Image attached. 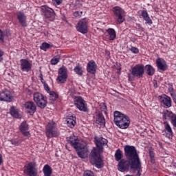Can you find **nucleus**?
I'll return each mask as SVG.
<instances>
[{
	"label": "nucleus",
	"mask_w": 176,
	"mask_h": 176,
	"mask_svg": "<svg viewBox=\"0 0 176 176\" xmlns=\"http://www.w3.org/2000/svg\"><path fill=\"white\" fill-rule=\"evenodd\" d=\"M96 147H94L89 155L90 163L92 166H96L97 168L104 167V160L101 159V153L104 152V146L108 141L103 138H94Z\"/></svg>",
	"instance_id": "obj_1"
},
{
	"label": "nucleus",
	"mask_w": 176,
	"mask_h": 176,
	"mask_svg": "<svg viewBox=\"0 0 176 176\" xmlns=\"http://www.w3.org/2000/svg\"><path fill=\"white\" fill-rule=\"evenodd\" d=\"M118 170L121 173L126 171H131L133 174L137 173L135 176H141V171H142V166L137 163L133 165V163L130 160L122 159L118 162Z\"/></svg>",
	"instance_id": "obj_2"
},
{
	"label": "nucleus",
	"mask_w": 176,
	"mask_h": 176,
	"mask_svg": "<svg viewBox=\"0 0 176 176\" xmlns=\"http://www.w3.org/2000/svg\"><path fill=\"white\" fill-rule=\"evenodd\" d=\"M124 156L127 160H130L132 165L134 166L135 163L141 166V160L140 155L137 153V148L134 146L125 145L124 147Z\"/></svg>",
	"instance_id": "obj_3"
},
{
	"label": "nucleus",
	"mask_w": 176,
	"mask_h": 176,
	"mask_svg": "<svg viewBox=\"0 0 176 176\" xmlns=\"http://www.w3.org/2000/svg\"><path fill=\"white\" fill-rule=\"evenodd\" d=\"M67 144H69L74 149L76 150L78 157L86 159L89 156V148L86 144L78 142V139L73 140H67Z\"/></svg>",
	"instance_id": "obj_4"
},
{
	"label": "nucleus",
	"mask_w": 176,
	"mask_h": 176,
	"mask_svg": "<svg viewBox=\"0 0 176 176\" xmlns=\"http://www.w3.org/2000/svg\"><path fill=\"white\" fill-rule=\"evenodd\" d=\"M114 123L120 129H127L130 126V118L129 116L120 113L118 111L114 112Z\"/></svg>",
	"instance_id": "obj_5"
},
{
	"label": "nucleus",
	"mask_w": 176,
	"mask_h": 176,
	"mask_svg": "<svg viewBox=\"0 0 176 176\" xmlns=\"http://www.w3.org/2000/svg\"><path fill=\"white\" fill-rule=\"evenodd\" d=\"M144 74H145L144 65L138 64L135 65L132 67L131 73L128 74L129 82L134 80V78H142L144 76Z\"/></svg>",
	"instance_id": "obj_6"
},
{
	"label": "nucleus",
	"mask_w": 176,
	"mask_h": 176,
	"mask_svg": "<svg viewBox=\"0 0 176 176\" xmlns=\"http://www.w3.org/2000/svg\"><path fill=\"white\" fill-rule=\"evenodd\" d=\"M23 173L28 176H37L38 169H36V164L34 162H29L23 167Z\"/></svg>",
	"instance_id": "obj_7"
},
{
	"label": "nucleus",
	"mask_w": 176,
	"mask_h": 176,
	"mask_svg": "<svg viewBox=\"0 0 176 176\" xmlns=\"http://www.w3.org/2000/svg\"><path fill=\"white\" fill-rule=\"evenodd\" d=\"M74 104L79 109V111H82V112H87V104H86V101L83 100V98L81 96H75L74 98Z\"/></svg>",
	"instance_id": "obj_8"
},
{
	"label": "nucleus",
	"mask_w": 176,
	"mask_h": 176,
	"mask_svg": "<svg viewBox=\"0 0 176 176\" xmlns=\"http://www.w3.org/2000/svg\"><path fill=\"white\" fill-rule=\"evenodd\" d=\"M41 12H43V16H44L45 19H50V21H53V20L56 19L54 10L47 6H42Z\"/></svg>",
	"instance_id": "obj_9"
},
{
	"label": "nucleus",
	"mask_w": 176,
	"mask_h": 176,
	"mask_svg": "<svg viewBox=\"0 0 176 176\" xmlns=\"http://www.w3.org/2000/svg\"><path fill=\"white\" fill-rule=\"evenodd\" d=\"M117 22L118 24H122L124 21V18H123V14H124V10L120 7H114L113 10Z\"/></svg>",
	"instance_id": "obj_10"
},
{
	"label": "nucleus",
	"mask_w": 176,
	"mask_h": 176,
	"mask_svg": "<svg viewBox=\"0 0 176 176\" xmlns=\"http://www.w3.org/2000/svg\"><path fill=\"white\" fill-rule=\"evenodd\" d=\"M76 30L81 34H87V32H89L87 30V20H86V19H81L77 23Z\"/></svg>",
	"instance_id": "obj_11"
},
{
	"label": "nucleus",
	"mask_w": 176,
	"mask_h": 176,
	"mask_svg": "<svg viewBox=\"0 0 176 176\" xmlns=\"http://www.w3.org/2000/svg\"><path fill=\"white\" fill-rule=\"evenodd\" d=\"M46 134L49 138H52L53 137H57L59 135V133L57 132V129H56V126L54 125V122L48 124Z\"/></svg>",
	"instance_id": "obj_12"
},
{
	"label": "nucleus",
	"mask_w": 176,
	"mask_h": 176,
	"mask_svg": "<svg viewBox=\"0 0 176 176\" xmlns=\"http://www.w3.org/2000/svg\"><path fill=\"white\" fill-rule=\"evenodd\" d=\"M0 100L6 101V102H12L13 100V97L12 96V93L8 90H5L0 93Z\"/></svg>",
	"instance_id": "obj_13"
},
{
	"label": "nucleus",
	"mask_w": 176,
	"mask_h": 176,
	"mask_svg": "<svg viewBox=\"0 0 176 176\" xmlns=\"http://www.w3.org/2000/svg\"><path fill=\"white\" fill-rule=\"evenodd\" d=\"M25 109H28V113H30L31 116L36 112V105L32 101L26 102L24 104Z\"/></svg>",
	"instance_id": "obj_14"
},
{
	"label": "nucleus",
	"mask_w": 176,
	"mask_h": 176,
	"mask_svg": "<svg viewBox=\"0 0 176 176\" xmlns=\"http://www.w3.org/2000/svg\"><path fill=\"white\" fill-rule=\"evenodd\" d=\"M87 71L89 74H92V75H94L97 72V64H96L94 60H91L87 63Z\"/></svg>",
	"instance_id": "obj_15"
},
{
	"label": "nucleus",
	"mask_w": 176,
	"mask_h": 176,
	"mask_svg": "<svg viewBox=\"0 0 176 176\" xmlns=\"http://www.w3.org/2000/svg\"><path fill=\"white\" fill-rule=\"evenodd\" d=\"M16 17L18 19L19 23L21 24V25H22V27H27V16H25L24 12H17Z\"/></svg>",
	"instance_id": "obj_16"
},
{
	"label": "nucleus",
	"mask_w": 176,
	"mask_h": 176,
	"mask_svg": "<svg viewBox=\"0 0 176 176\" xmlns=\"http://www.w3.org/2000/svg\"><path fill=\"white\" fill-rule=\"evenodd\" d=\"M21 69L29 72L31 71V63L27 59H21Z\"/></svg>",
	"instance_id": "obj_17"
},
{
	"label": "nucleus",
	"mask_w": 176,
	"mask_h": 176,
	"mask_svg": "<svg viewBox=\"0 0 176 176\" xmlns=\"http://www.w3.org/2000/svg\"><path fill=\"white\" fill-rule=\"evenodd\" d=\"M94 122V123H96V124H100V126H105V118L104 117V115H102V113L99 112L98 114H96Z\"/></svg>",
	"instance_id": "obj_18"
},
{
	"label": "nucleus",
	"mask_w": 176,
	"mask_h": 176,
	"mask_svg": "<svg viewBox=\"0 0 176 176\" xmlns=\"http://www.w3.org/2000/svg\"><path fill=\"white\" fill-rule=\"evenodd\" d=\"M156 64L158 69H160L161 71L167 70V63H166V60H164L162 58H160L156 60Z\"/></svg>",
	"instance_id": "obj_19"
},
{
	"label": "nucleus",
	"mask_w": 176,
	"mask_h": 176,
	"mask_svg": "<svg viewBox=\"0 0 176 176\" xmlns=\"http://www.w3.org/2000/svg\"><path fill=\"white\" fill-rule=\"evenodd\" d=\"M162 133V135H166L167 138H173V129L171 126H170V124H166L165 129Z\"/></svg>",
	"instance_id": "obj_20"
},
{
	"label": "nucleus",
	"mask_w": 176,
	"mask_h": 176,
	"mask_svg": "<svg viewBox=\"0 0 176 176\" xmlns=\"http://www.w3.org/2000/svg\"><path fill=\"white\" fill-rule=\"evenodd\" d=\"M66 122L68 127H70L71 129H74L76 123V117L74 116H68V118L66 120Z\"/></svg>",
	"instance_id": "obj_21"
},
{
	"label": "nucleus",
	"mask_w": 176,
	"mask_h": 176,
	"mask_svg": "<svg viewBox=\"0 0 176 176\" xmlns=\"http://www.w3.org/2000/svg\"><path fill=\"white\" fill-rule=\"evenodd\" d=\"M160 98L161 100V104H164V105H165V107L167 108H170V107H171V98L167 96H165V97L160 96Z\"/></svg>",
	"instance_id": "obj_22"
},
{
	"label": "nucleus",
	"mask_w": 176,
	"mask_h": 176,
	"mask_svg": "<svg viewBox=\"0 0 176 176\" xmlns=\"http://www.w3.org/2000/svg\"><path fill=\"white\" fill-rule=\"evenodd\" d=\"M10 113L15 119H21V115H20V113H19V110L16 109L14 106L11 107L10 109Z\"/></svg>",
	"instance_id": "obj_23"
},
{
	"label": "nucleus",
	"mask_w": 176,
	"mask_h": 176,
	"mask_svg": "<svg viewBox=\"0 0 176 176\" xmlns=\"http://www.w3.org/2000/svg\"><path fill=\"white\" fill-rule=\"evenodd\" d=\"M20 131L23 134V135H25L26 137L28 135V124H27V122L23 121L21 124Z\"/></svg>",
	"instance_id": "obj_24"
},
{
	"label": "nucleus",
	"mask_w": 176,
	"mask_h": 176,
	"mask_svg": "<svg viewBox=\"0 0 176 176\" xmlns=\"http://www.w3.org/2000/svg\"><path fill=\"white\" fill-rule=\"evenodd\" d=\"M144 71L148 76H153L155 75V68L151 65H146L144 67Z\"/></svg>",
	"instance_id": "obj_25"
},
{
	"label": "nucleus",
	"mask_w": 176,
	"mask_h": 176,
	"mask_svg": "<svg viewBox=\"0 0 176 176\" xmlns=\"http://www.w3.org/2000/svg\"><path fill=\"white\" fill-rule=\"evenodd\" d=\"M43 172L45 176H52L53 169H52V167L49 164H46L43 168Z\"/></svg>",
	"instance_id": "obj_26"
},
{
	"label": "nucleus",
	"mask_w": 176,
	"mask_h": 176,
	"mask_svg": "<svg viewBox=\"0 0 176 176\" xmlns=\"http://www.w3.org/2000/svg\"><path fill=\"white\" fill-rule=\"evenodd\" d=\"M36 104L38 108H41V109H45V108H46V105H47V98H44L43 100L37 102Z\"/></svg>",
	"instance_id": "obj_27"
},
{
	"label": "nucleus",
	"mask_w": 176,
	"mask_h": 176,
	"mask_svg": "<svg viewBox=\"0 0 176 176\" xmlns=\"http://www.w3.org/2000/svg\"><path fill=\"white\" fill-rule=\"evenodd\" d=\"M107 32H108L109 35V41H114V39L116 38V32L114 29L109 28L107 30Z\"/></svg>",
	"instance_id": "obj_28"
},
{
	"label": "nucleus",
	"mask_w": 176,
	"mask_h": 176,
	"mask_svg": "<svg viewBox=\"0 0 176 176\" xmlns=\"http://www.w3.org/2000/svg\"><path fill=\"white\" fill-rule=\"evenodd\" d=\"M74 71L78 75V76H82L83 75V67L79 64L74 67Z\"/></svg>",
	"instance_id": "obj_29"
},
{
	"label": "nucleus",
	"mask_w": 176,
	"mask_h": 176,
	"mask_svg": "<svg viewBox=\"0 0 176 176\" xmlns=\"http://www.w3.org/2000/svg\"><path fill=\"white\" fill-rule=\"evenodd\" d=\"M122 157H123V153L122 152V150H120V148L117 149L115 153V159L116 162H119L120 160H122Z\"/></svg>",
	"instance_id": "obj_30"
},
{
	"label": "nucleus",
	"mask_w": 176,
	"mask_h": 176,
	"mask_svg": "<svg viewBox=\"0 0 176 176\" xmlns=\"http://www.w3.org/2000/svg\"><path fill=\"white\" fill-rule=\"evenodd\" d=\"M45 98V96L42 95L41 93H34V101L36 102H38L39 101H41V100H43Z\"/></svg>",
	"instance_id": "obj_31"
},
{
	"label": "nucleus",
	"mask_w": 176,
	"mask_h": 176,
	"mask_svg": "<svg viewBox=\"0 0 176 176\" xmlns=\"http://www.w3.org/2000/svg\"><path fill=\"white\" fill-rule=\"evenodd\" d=\"M67 78H68V75L66 74H60L56 78V81L58 83H65L67 82Z\"/></svg>",
	"instance_id": "obj_32"
},
{
	"label": "nucleus",
	"mask_w": 176,
	"mask_h": 176,
	"mask_svg": "<svg viewBox=\"0 0 176 176\" xmlns=\"http://www.w3.org/2000/svg\"><path fill=\"white\" fill-rule=\"evenodd\" d=\"M48 93L50 94V100H52L53 102H54V101L58 98V95L56 94V92L50 91Z\"/></svg>",
	"instance_id": "obj_33"
},
{
	"label": "nucleus",
	"mask_w": 176,
	"mask_h": 176,
	"mask_svg": "<svg viewBox=\"0 0 176 176\" xmlns=\"http://www.w3.org/2000/svg\"><path fill=\"white\" fill-rule=\"evenodd\" d=\"M60 55L55 56L52 60H51V64L52 65H56V64L58 63L60 58Z\"/></svg>",
	"instance_id": "obj_34"
},
{
	"label": "nucleus",
	"mask_w": 176,
	"mask_h": 176,
	"mask_svg": "<svg viewBox=\"0 0 176 176\" xmlns=\"http://www.w3.org/2000/svg\"><path fill=\"white\" fill-rule=\"evenodd\" d=\"M52 45H50V44L47 43H43L41 46H40V49L41 50H43L44 52H46V50H47V49H50Z\"/></svg>",
	"instance_id": "obj_35"
},
{
	"label": "nucleus",
	"mask_w": 176,
	"mask_h": 176,
	"mask_svg": "<svg viewBox=\"0 0 176 176\" xmlns=\"http://www.w3.org/2000/svg\"><path fill=\"white\" fill-rule=\"evenodd\" d=\"M67 67H65V66H63L58 69L59 75H67Z\"/></svg>",
	"instance_id": "obj_36"
},
{
	"label": "nucleus",
	"mask_w": 176,
	"mask_h": 176,
	"mask_svg": "<svg viewBox=\"0 0 176 176\" xmlns=\"http://www.w3.org/2000/svg\"><path fill=\"white\" fill-rule=\"evenodd\" d=\"M171 123L173 126L176 129V114H173L171 116Z\"/></svg>",
	"instance_id": "obj_37"
},
{
	"label": "nucleus",
	"mask_w": 176,
	"mask_h": 176,
	"mask_svg": "<svg viewBox=\"0 0 176 176\" xmlns=\"http://www.w3.org/2000/svg\"><path fill=\"white\" fill-rule=\"evenodd\" d=\"M171 115H173V113L168 112V111H166V112L164 113V119H168L171 118Z\"/></svg>",
	"instance_id": "obj_38"
},
{
	"label": "nucleus",
	"mask_w": 176,
	"mask_h": 176,
	"mask_svg": "<svg viewBox=\"0 0 176 176\" xmlns=\"http://www.w3.org/2000/svg\"><path fill=\"white\" fill-rule=\"evenodd\" d=\"M144 20H145L146 24H148V25H152V19H151L149 15L148 16H146V18H144Z\"/></svg>",
	"instance_id": "obj_39"
},
{
	"label": "nucleus",
	"mask_w": 176,
	"mask_h": 176,
	"mask_svg": "<svg viewBox=\"0 0 176 176\" xmlns=\"http://www.w3.org/2000/svg\"><path fill=\"white\" fill-rule=\"evenodd\" d=\"M0 42L3 43L5 42V34H3V32L0 30Z\"/></svg>",
	"instance_id": "obj_40"
},
{
	"label": "nucleus",
	"mask_w": 176,
	"mask_h": 176,
	"mask_svg": "<svg viewBox=\"0 0 176 176\" xmlns=\"http://www.w3.org/2000/svg\"><path fill=\"white\" fill-rule=\"evenodd\" d=\"M84 176H95L94 173L91 172V170H85L84 172Z\"/></svg>",
	"instance_id": "obj_41"
},
{
	"label": "nucleus",
	"mask_w": 176,
	"mask_h": 176,
	"mask_svg": "<svg viewBox=\"0 0 176 176\" xmlns=\"http://www.w3.org/2000/svg\"><path fill=\"white\" fill-rule=\"evenodd\" d=\"M43 84L45 90H46V91L49 93L50 91V87H49V85H47V83H46L45 82H43Z\"/></svg>",
	"instance_id": "obj_42"
},
{
	"label": "nucleus",
	"mask_w": 176,
	"mask_h": 176,
	"mask_svg": "<svg viewBox=\"0 0 176 176\" xmlns=\"http://www.w3.org/2000/svg\"><path fill=\"white\" fill-rule=\"evenodd\" d=\"M131 52H132V53H134L135 54H138L139 50H138V48L135 47H132L131 48Z\"/></svg>",
	"instance_id": "obj_43"
},
{
	"label": "nucleus",
	"mask_w": 176,
	"mask_h": 176,
	"mask_svg": "<svg viewBox=\"0 0 176 176\" xmlns=\"http://www.w3.org/2000/svg\"><path fill=\"white\" fill-rule=\"evenodd\" d=\"M142 16L143 19H145L146 17L148 16V12L146 10H142Z\"/></svg>",
	"instance_id": "obj_44"
},
{
	"label": "nucleus",
	"mask_w": 176,
	"mask_h": 176,
	"mask_svg": "<svg viewBox=\"0 0 176 176\" xmlns=\"http://www.w3.org/2000/svg\"><path fill=\"white\" fill-rule=\"evenodd\" d=\"M148 153H149L150 157H155V153L153 152L152 148L148 149Z\"/></svg>",
	"instance_id": "obj_45"
},
{
	"label": "nucleus",
	"mask_w": 176,
	"mask_h": 176,
	"mask_svg": "<svg viewBox=\"0 0 176 176\" xmlns=\"http://www.w3.org/2000/svg\"><path fill=\"white\" fill-rule=\"evenodd\" d=\"M3 51L0 49V63H1V61H3Z\"/></svg>",
	"instance_id": "obj_46"
},
{
	"label": "nucleus",
	"mask_w": 176,
	"mask_h": 176,
	"mask_svg": "<svg viewBox=\"0 0 176 176\" xmlns=\"http://www.w3.org/2000/svg\"><path fill=\"white\" fill-rule=\"evenodd\" d=\"M11 144L12 145H15V146H19V145H20V142H19L18 141H16V140H11Z\"/></svg>",
	"instance_id": "obj_47"
},
{
	"label": "nucleus",
	"mask_w": 176,
	"mask_h": 176,
	"mask_svg": "<svg viewBox=\"0 0 176 176\" xmlns=\"http://www.w3.org/2000/svg\"><path fill=\"white\" fill-rule=\"evenodd\" d=\"M56 5H60L63 3V0H52Z\"/></svg>",
	"instance_id": "obj_48"
},
{
	"label": "nucleus",
	"mask_w": 176,
	"mask_h": 176,
	"mask_svg": "<svg viewBox=\"0 0 176 176\" xmlns=\"http://www.w3.org/2000/svg\"><path fill=\"white\" fill-rule=\"evenodd\" d=\"M82 13H83L82 12H79V11H76V12H74V16L76 17H78V16H80Z\"/></svg>",
	"instance_id": "obj_49"
},
{
	"label": "nucleus",
	"mask_w": 176,
	"mask_h": 176,
	"mask_svg": "<svg viewBox=\"0 0 176 176\" xmlns=\"http://www.w3.org/2000/svg\"><path fill=\"white\" fill-rule=\"evenodd\" d=\"M39 78L41 79V83H45V81H43V75L42 74H39Z\"/></svg>",
	"instance_id": "obj_50"
},
{
	"label": "nucleus",
	"mask_w": 176,
	"mask_h": 176,
	"mask_svg": "<svg viewBox=\"0 0 176 176\" xmlns=\"http://www.w3.org/2000/svg\"><path fill=\"white\" fill-rule=\"evenodd\" d=\"M103 109H104V113H107V104L105 103H102Z\"/></svg>",
	"instance_id": "obj_51"
},
{
	"label": "nucleus",
	"mask_w": 176,
	"mask_h": 176,
	"mask_svg": "<svg viewBox=\"0 0 176 176\" xmlns=\"http://www.w3.org/2000/svg\"><path fill=\"white\" fill-rule=\"evenodd\" d=\"M151 159V162L153 164H155V157H150Z\"/></svg>",
	"instance_id": "obj_52"
},
{
	"label": "nucleus",
	"mask_w": 176,
	"mask_h": 176,
	"mask_svg": "<svg viewBox=\"0 0 176 176\" xmlns=\"http://www.w3.org/2000/svg\"><path fill=\"white\" fill-rule=\"evenodd\" d=\"M168 91H170V94H172L171 93H174V88L173 87L168 88Z\"/></svg>",
	"instance_id": "obj_53"
},
{
	"label": "nucleus",
	"mask_w": 176,
	"mask_h": 176,
	"mask_svg": "<svg viewBox=\"0 0 176 176\" xmlns=\"http://www.w3.org/2000/svg\"><path fill=\"white\" fill-rule=\"evenodd\" d=\"M3 163V160H2V155L0 154V166Z\"/></svg>",
	"instance_id": "obj_54"
},
{
	"label": "nucleus",
	"mask_w": 176,
	"mask_h": 176,
	"mask_svg": "<svg viewBox=\"0 0 176 176\" xmlns=\"http://www.w3.org/2000/svg\"><path fill=\"white\" fill-rule=\"evenodd\" d=\"M157 143L160 145V146H161V148H163V143H162L160 141H158Z\"/></svg>",
	"instance_id": "obj_55"
},
{
	"label": "nucleus",
	"mask_w": 176,
	"mask_h": 176,
	"mask_svg": "<svg viewBox=\"0 0 176 176\" xmlns=\"http://www.w3.org/2000/svg\"><path fill=\"white\" fill-rule=\"evenodd\" d=\"M154 87L156 89L157 87V82H155L154 84Z\"/></svg>",
	"instance_id": "obj_56"
},
{
	"label": "nucleus",
	"mask_w": 176,
	"mask_h": 176,
	"mask_svg": "<svg viewBox=\"0 0 176 176\" xmlns=\"http://www.w3.org/2000/svg\"><path fill=\"white\" fill-rule=\"evenodd\" d=\"M65 148H66V149H68L69 151H71V149H69V148H68V144H65Z\"/></svg>",
	"instance_id": "obj_57"
},
{
	"label": "nucleus",
	"mask_w": 176,
	"mask_h": 176,
	"mask_svg": "<svg viewBox=\"0 0 176 176\" xmlns=\"http://www.w3.org/2000/svg\"><path fill=\"white\" fill-rule=\"evenodd\" d=\"M139 28L140 30H144V28H141V26L139 25Z\"/></svg>",
	"instance_id": "obj_58"
},
{
	"label": "nucleus",
	"mask_w": 176,
	"mask_h": 176,
	"mask_svg": "<svg viewBox=\"0 0 176 176\" xmlns=\"http://www.w3.org/2000/svg\"><path fill=\"white\" fill-rule=\"evenodd\" d=\"M7 35H10V33L7 34Z\"/></svg>",
	"instance_id": "obj_59"
}]
</instances>
